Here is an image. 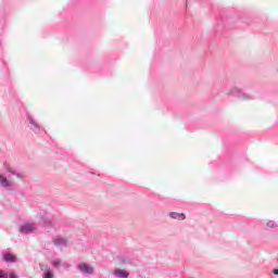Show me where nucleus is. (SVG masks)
I'll use <instances>...</instances> for the list:
<instances>
[{
	"instance_id": "17",
	"label": "nucleus",
	"mask_w": 278,
	"mask_h": 278,
	"mask_svg": "<svg viewBox=\"0 0 278 278\" xmlns=\"http://www.w3.org/2000/svg\"><path fill=\"white\" fill-rule=\"evenodd\" d=\"M15 177H17V179H22L23 175H21L20 173L15 174Z\"/></svg>"
},
{
	"instance_id": "14",
	"label": "nucleus",
	"mask_w": 278,
	"mask_h": 278,
	"mask_svg": "<svg viewBox=\"0 0 278 278\" xmlns=\"http://www.w3.org/2000/svg\"><path fill=\"white\" fill-rule=\"evenodd\" d=\"M239 99H241V101H251V100H253V96H251L244 91H241Z\"/></svg>"
},
{
	"instance_id": "22",
	"label": "nucleus",
	"mask_w": 278,
	"mask_h": 278,
	"mask_svg": "<svg viewBox=\"0 0 278 278\" xmlns=\"http://www.w3.org/2000/svg\"><path fill=\"white\" fill-rule=\"evenodd\" d=\"M2 46H3V43L1 42V39H0V49H1Z\"/></svg>"
},
{
	"instance_id": "20",
	"label": "nucleus",
	"mask_w": 278,
	"mask_h": 278,
	"mask_svg": "<svg viewBox=\"0 0 278 278\" xmlns=\"http://www.w3.org/2000/svg\"><path fill=\"white\" fill-rule=\"evenodd\" d=\"M16 174H17V173H16V172H14V170H13V172H11V175L16 176Z\"/></svg>"
},
{
	"instance_id": "7",
	"label": "nucleus",
	"mask_w": 278,
	"mask_h": 278,
	"mask_svg": "<svg viewBox=\"0 0 278 278\" xmlns=\"http://www.w3.org/2000/svg\"><path fill=\"white\" fill-rule=\"evenodd\" d=\"M40 225H42V227H46V229H51V227H53V222L50 217L43 216L40 219Z\"/></svg>"
},
{
	"instance_id": "11",
	"label": "nucleus",
	"mask_w": 278,
	"mask_h": 278,
	"mask_svg": "<svg viewBox=\"0 0 278 278\" xmlns=\"http://www.w3.org/2000/svg\"><path fill=\"white\" fill-rule=\"evenodd\" d=\"M51 267L52 268H62V266H64V263L62 262V258H52L50 261Z\"/></svg>"
},
{
	"instance_id": "19",
	"label": "nucleus",
	"mask_w": 278,
	"mask_h": 278,
	"mask_svg": "<svg viewBox=\"0 0 278 278\" xmlns=\"http://www.w3.org/2000/svg\"><path fill=\"white\" fill-rule=\"evenodd\" d=\"M8 173H13L12 168L8 167Z\"/></svg>"
},
{
	"instance_id": "15",
	"label": "nucleus",
	"mask_w": 278,
	"mask_h": 278,
	"mask_svg": "<svg viewBox=\"0 0 278 278\" xmlns=\"http://www.w3.org/2000/svg\"><path fill=\"white\" fill-rule=\"evenodd\" d=\"M0 278H8V273L0 270Z\"/></svg>"
},
{
	"instance_id": "4",
	"label": "nucleus",
	"mask_w": 278,
	"mask_h": 278,
	"mask_svg": "<svg viewBox=\"0 0 278 278\" xmlns=\"http://www.w3.org/2000/svg\"><path fill=\"white\" fill-rule=\"evenodd\" d=\"M34 229H36V226H34V224H23L22 226H20V233H31Z\"/></svg>"
},
{
	"instance_id": "16",
	"label": "nucleus",
	"mask_w": 278,
	"mask_h": 278,
	"mask_svg": "<svg viewBox=\"0 0 278 278\" xmlns=\"http://www.w3.org/2000/svg\"><path fill=\"white\" fill-rule=\"evenodd\" d=\"M8 278H18V276L15 273L8 274Z\"/></svg>"
},
{
	"instance_id": "2",
	"label": "nucleus",
	"mask_w": 278,
	"mask_h": 278,
	"mask_svg": "<svg viewBox=\"0 0 278 278\" xmlns=\"http://www.w3.org/2000/svg\"><path fill=\"white\" fill-rule=\"evenodd\" d=\"M39 268L41 270V277L42 278H54L55 274L53 273V268H51V266H49L48 264H39Z\"/></svg>"
},
{
	"instance_id": "3",
	"label": "nucleus",
	"mask_w": 278,
	"mask_h": 278,
	"mask_svg": "<svg viewBox=\"0 0 278 278\" xmlns=\"http://www.w3.org/2000/svg\"><path fill=\"white\" fill-rule=\"evenodd\" d=\"M53 244L54 247H59V248L68 247V240L64 237H55L53 239Z\"/></svg>"
},
{
	"instance_id": "6",
	"label": "nucleus",
	"mask_w": 278,
	"mask_h": 278,
	"mask_svg": "<svg viewBox=\"0 0 278 278\" xmlns=\"http://www.w3.org/2000/svg\"><path fill=\"white\" fill-rule=\"evenodd\" d=\"M113 275L116 278H129V271H127L125 269H121V268H115L113 270Z\"/></svg>"
},
{
	"instance_id": "12",
	"label": "nucleus",
	"mask_w": 278,
	"mask_h": 278,
	"mask_svg": "<svg viewBox=\"0 0 278 278\" xmlns=\"http://www.w3.org/2000/svg\"><path fill=\"white\" fill-rule=\"evenodd\" d=\"M265 229H278V224L277 222L273 219H268L265 222Z\"/></svg>"
},
{
	"instance_id": "5",
	"label": "nucleus",
	"mask_w": 278,
	"mask_h": 278,
	"mask_svg": "<svg viewBox=\"0 0 278 278\" xmlns=\"http://www.w3.org/2000/svg\"><path fill=\"white\" fill-rule=\"evenodd\" d=\"M227 97H240L242 94V89L239 87H232L226 91Z\"/></svg>"
},
{
	"instance_id": "1",
	"label": "nucleus",
	"mask_w": 278,
	"mask_h": 278,
	"mask_svg": "<svg viewBox=\"0 0 278 278\" xmlns=\"http://www.w3.org/2000/svg\"><path fill=\"white\" fill-rule=\"evenodd\" d=\"M76 269L78 273H80V275H94V267L85 262L78 263L76 265Z\"/></svg>"
},
{
	"instance_id": "10",
	"label": "nucleus",
	"mask_w": 278,
	"mask_h": 278,
	"mask_svg": "<svg viewBox=\"0 0 278 278\" xmlns=\"http://www.w3.org/2000/svg\"><path fill=\"white\" fill-rule=\"evenodd\" d=\"M169 217L174 220H186V214L184 213L172 212L169 213Z\"/></svg>"
},
{
	"instance_id": "13",
	"label": "nucleus",
	"mask_w": 278,
	"mask_h": 278,
	"mask_svg": "<svg viewBox=\"0 0 278 278\" xmlns=\"http://www.w3.org/2000/svg\"><path fill=\"white\" fill-rule=\"evenodd\" d=\"M3 260L4 262L14 264V262H16V256L14 254L5 253L3 254Z\"/></svg>"
},
{
	"instance_id": "18",
	"label": "nucleus",
	"mask_w": 278,
	"mask_h": 278,
	"mask_svg": "<svg viewBox=\"0 0 278 278\" xmlns=\"http://www.w3.org/2000/svg\"><path fill=\"white\" fill-rule=\"evenodd\" d=\"M273 275H278V268L271 270Z\"/></svg>"
},
{
	"instance_id": "21",
	"label": "nucleus",
	"mask_w": 278,
	"mask_h": 278,
	"mask_svg": "<svg viewBox=\"0 0 278 278\" xmlns=\"http://www.w3.org/2000/svg\"><path fill=\"white\" fill-rule=\"evenodd\" d=\"M16 174H17V173H16V172H14V170H13V172H11V175L16 176Z\"/></svg>"
},
{
	"instance_id": "9",
	"label": "nucleus",
	"mask_w": 278,
	"mask_h": 278,
	"mask_svg": "<svg viewBox=\"0 0 278 278\" xmlns=\"http://www.w3.org/2000/svg\"><path fill=\"white\" fill-rule=\"evenodd\" d=\"M0 186L1 188H12V181L8 180L3 175H0Z\"/></svg>"
},
{
	"instance_id": "8",
	"label": "nucleus",
	"mask_w": 278,
	"mask_h": 278,
	"mask_svg": "<svg viewBox=\"0 0 278 278\" xmlns=\"http://www.w3.org/2000/svg\"><path fill=\"white\" fill-rule=\"evenodd\" d=\"M27 121L30 125V128L34 129V131H40V124L36 123V121L33 119L31 116H27Z\"/></svg>"
},
{
	"instance_id": "23",
	"label": "nucleus",
	"mask_w": 278,
	"mask_h": 278,
	"mask_svg": "<svg viewBox=\"0 0 278 278\" xmlns=\"http://www.w3.org/2000/svg\"><path fill=\"white\" fill-rule=\"evenodd\" d=\"M121 264H125V260L121 261Z\"/></svg>"
}]
</instances>
